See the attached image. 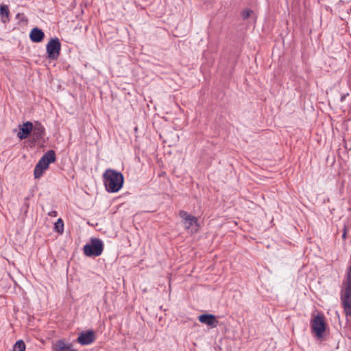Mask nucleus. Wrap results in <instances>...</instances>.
Listing matches in <instances>:
<instances>
[{
    "label": "nucleus",
    "mask_w": 351,
    "mask_h": 351,
    "mask_svg": "<svg viewBox=\"0 0 351 351\" xmlns=\"http://www.w3.org/2000/svg\"><path fill=\"white\" fill-rule=\"evenodd\" d=\"M104 184L108 193H117L123 186L124 176L121 172L108 169L102 175Z\"/></svg>",
    "instance_id": "nucleus-1"
},
{
    "label": "nucleus",
    "mask_w": 351,
    "mask_h": 351,
    "mask_svg": "<svg viewBox=\"0 0 351 351\" xmlns=\"http://www.w3.org/2000/svg\"><path fill=\"white\" fill-rule=\"evenodd\" d=\"M104 243L97 238H91L90 242L86 243L83 248L84 254L88 257H96L102 254Z\"/></svg>",
    "instance_id": "nucleus-2"
},
{
    "label": "nucleus",
    "mask_w": 351,
    "mask_h": 351,
    "mask_svg": "<svg viewBox=\"0 0 351 351\" xmlns=\"http://www.w3.org/2000/svg\"><path fill=\"white\" fill-rule=\"evenodd\" d=\"M326 327L327 325L323 315H317L311 322L312 333L319 340L324 339Z\"/></svg>",
    "instance_id": "nucleus-3"
},
{
    "label": "nucleus",
    "mask_w": 351,
    "mask_h": 351,
    "mask_svg": "<svg viewBox=\"0 0 351 351\" xmlns=\"http://www.w3.org/2000/svg\"><path fill=\"white\" fill-rule=\"evenodd\" d=\"M47 58L51 60H57L61 51V43L55 37L49 40L46 46Z\"/></svg>",
    "instance_id": "nucleus-4"
},
{
    "label": "nucleus",
    "mask_w": 351,
    "mask_h": 351,
    "mask_svg": "<svg viewBox=\"0 0 351 351\" xmlns=\"http://www.w3.org/2000/svg\"><path fill=\"white\" fill-rule=\"evenodd\" d=\"M341 300L347 319L351 316V289H343Z\"/></svg>",
    "instance_id": "nucleus-5"
},
{
    "label": "nucleus",
    "mask_w": 351,
    "mask_h": 351,
    "mask_svg": "<svg viewBox=\"0 0 351 351\" xmlns=\"http://www.w3.org/2000/svg\"><path fill=\"white\" fill-rule=\"evenodd\" d=\"M96 339L95 333L92 330L83 331L80 332L77 339V342L82 346L89 345L95 341Z\"/></svg>",
    "instance_id": "nucleus-6"
},
{
    "label": "nucleus",
    "mask_w": 351,
    "mask_h": 351,
    "mask_svg": "<svg viewBox=\"0 0 351 351\" xmlns=\"http://www.w3.org/2000/svg\"><path fill=\"white\" fill-rule=\"evenodd\" d=\"M32 132V142L35 143L43 138L45 135V129L40 122L36 121Z\"/></svg>",
    "instance_id": "nucleus-7"
},
{
    "label": "nucleus",
    "mask_w": 351,
    "mask_h": 351,
    "mask_svg": "<svg viewBox=\"0 0 351 351\" xmlns=\"http://www.w3.org/2000/svg\"><path fill=\"white\" fill-rule=\"evenodd\" d=\"M19 132L17 134V137L20 140L27 138L31 134L32 130H34V124L31 121H26L22 125H19Z\"/></svg>",
    "instance_id": "nucleus-8"
},
{
    "label": "nucleus",
    "mask_w": 351,
    "mask_h": 351,
    "mask_svg": "<svg viewBox=\"0 0 351 351\" xmlns=\"http://www.w3.org/2000/svg\"><path fill=\"white\" fill-rule=\"evenodd\" d=\"M198 320L211 328L217 327L219 324L215 315L213 314H202L198 317Z\"/></svg>",
    "instance_id": "nucleus-9"
},
{
    "label": "nucleus",
    "mask_w": 351,
    "mask_h": 351,
    "mask_svg": "<svg viewBox=\"0 0 351 351\" xmlns=\"http://www.w3.org/2000/svg\"><path fill=\"white\" fill-rule=\"evenodd\" d=\"M56 160V155L55 151L51 149L47 151L39 160L40 162L45 167H49V164L54 162Z\"/></svg>",
    "instance_id": "nucleus-10"
},
{
    "label": "nucleus",
    "mask_w": 351,
    "mask_h": 351,
    "mask_svg": "<svg viewBox=\"0 0 351 351\" xmlns=\"http://www.w3.org/2000/svg\"><path fill=\"white\" fill-rule=\"evenodd\" d=\"M45 38L43 31L38 27H34L29 33V38L33 43H40Z\"/></svg>",
    "instance_id": "nucleus-11"
},
{
    "label": "nucleus",
    "mask_w": 351,
    "mask_h": 351,
    "mask_svg": "<svg viewBox=\"0 0 351 351\" xmlns=\"http://www.w3.org/2000/svg\"><path fill=\"white\" fill-rule=\"evenodd\" d=\"M56 351H77L72 348L71 344H67L63 339L57 341L55 345Z\"/></svg>",
    "instance_id": "nucleus-12"
},
{
    "label": "nucleus",
    "mask_w": 351,
    "mask_h": 351,
    "mask_svg": "<svg viewBox=\"0 0 351 351\" xmlns=\"http://www.w3.org/2000/svg\"><path fill=\"white\" fill-rule=\"evenodd\" d=\"M0 15L1 21L6 23L10 21V10L7 5L3 4L0 5Z\"/></svg>",
    "instance_id": "nucleus-13"
},
{
    "label": "nucleus",
    "mask_w": 351,
    "mask_h": 351,
    "mask_svg": "<svg viewBox=\"0 0 351 351\" xmlns=\"http://www.w3.org/2000/svg\"><path fill=\"white\" fill-rule=\"evenodd\" d=\"M47 169H48L47 167H45L40 162H38V163L35 166L34 171V178H40L42 176L44 171Z\"/></svg>",
    "instance_id": "nucleus-14"
},
{
    "label": "nucleus",
    "mask_w": 351,
    "mask_h": 351,
    "mask_svg": "<svg viewBox=\"0 0 351 351\" xmlns=\"http://www.w3.org/2000/svg\"><path fill=\"white\" fill-rule=\"evenodd\" d=\"M25 348L26 346L25 342L20 339L16 341L14 343L12 351H25Z\"/></svg>",
    "instance_id": "nucleus-15"
},
{
    "label": "nucleus",
    "mask_w": 351,
    "mask_h": 351,
    "mask_svg": "<svg viewBox=\"0 0 351 351\" xmlns=\"http://www.w3.org/2000/svg\"><path fill=\"white\" fill-rule=\"evenodd\" d=\"M54 230L56 232L62 234L64 231V222L61 218H59L54 223Z\"/></svg>",
    "instance_id": "nucleus-16"
},
{
    "label": "nucleus",
    "mask_w": 351,
    "mask_h": 351,
    "mask_svg": "<svg viewBox=\"0 0 351 351\" xmlns=\"http://www.w3.org/2000/svg\"><path fill=\"white\" fill-rule=\"evenodd\" d=\"M191 220H186L184 221V227L187 229L190 228L194 223H197V219L192 216L191 217Z\"/></svg>",
    "instance_id": "nucleus-17"
},
{
    "label": "nucleus",
    "mask_w": 351,
    "mask_h": 351,
    "mask_svg": "<svg viewBox=\"0 0 351 351\" xmlns=\"http://www.w3.org/2000/svg\"><path fill=\"white\" fill-rule=\"evenodd\" d=\"M179 215H180V217L181 218H182L184 221L189 220V219L191 220V217H192V215H191L186 211L180 210Z\"/></svg>",
    "instance_id": "nucleus-18"
},
{
    "label": "nucleus",
    "mask_w": 351,
    "mask_h": 351,
    "mask_svg": "<svg viewBox=\"0 0 351 351\" xmlns=\"http://www.w3.org/2000/svg\"><path fill=\"white\" fill-rule=\"evenodd\" d=\"M253 12L252 10H249V9H245L242 12H241V16L242 18L245 20L247 19L250 16V14Z\"/></svg>",
    "instance_id": "nucleus-19"
},
{
    "label": "nucleus",
    "mask_w": 351,
    "mask_h": 351,
    "mask_svg": "<svg viewBox=\"0 0 351 351\" xmlns=\"http://www.w3.org/2000/svg\"><path fill=\"white\" fill-rule=\"evenodd\" d=\"M16 18L19 19L21 22H27L28 19L25 16L23 13H18L16 16Z\"/></svg>",
    "instance_id": "nucleus-20"
},
{
    "label": "nucleus",
    "mask_w": 351,
    "mask_h": 351,
    "mask_svg": "<svg viewBox=\"0 0 351 351\" xmlns=\"http://www.w3.org/2000/svg\"><path fill=\"white\" fill-rule=\"evenodd\" d=\"M348 95H349L348 93L342 94V95H341V97H340V101H341V102H343V101L345 100L346 97Z\"/></svg>",
    "instance_id": "nucleus-21"
},
{
    "label": "nucleus",
    "mask_w": 351,
    "mask_h": 351,
    "mask_svg": "<svg viewBox=\"0 0 351 351\" xmlns=\"http://www.w3.org/2000/svg\"><path fill=\"white\" fill-rule=\"evenodd\" d=\"M49 215L51 216V217H56L57 212L55 211V210H52L50 213H49Z\"/></svg>",
    "instance_id": "nucleus-22"
},
{
    "label": "nucleus",
    "mask_w": 351,
    "mask_h": 351,
    "mask_svg": "<svg viewBox=\"0 0 351 351\" xmlns=\"http://www.w3.org/2000/svg\"><path fill=\"white\" fill-rule=\"evenodd\" d=\"M342 238L345 239L346 238V228L344 227L343 232L342 234Z\"/></svg>",
    "instance_id": "nucleus-23"
}]
</instances>
